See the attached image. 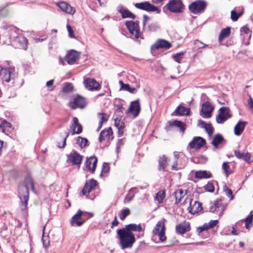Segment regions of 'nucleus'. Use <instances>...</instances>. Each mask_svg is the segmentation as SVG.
Instances as JSON below:
<instances>
[{"mask_svg": "<svg viewBox=\"0 0 253 253\" xmlns=\"http://www.w3.org/2000/svg\"><path fill=\"white\" fill-rule=\"evenodd\" d=\"M247 122L239 121L235 126L234 133L236 135H240L245 129V126L247 125Z\"/></svg>", "mask_w": 253, "mask_h": 253, "instance_id": "nucleus-31", "label": "nucleus"}, {"mask_svg": "<svg viewBox=\"0 0 253 253\" xmlns=\"http://www.w3.org/2000/svg\"><path fill=\"white\" fill-rule=\"evenodd\" d=\"M56 5L61 10L68 14L73 15L76 12L75 8L71 6L70 4L65 1L57 2Z\"/></svg>", "mask_w": 253, "mask_h": 253, "instance_id": "nucleus-18", "label": "nucleus"}, {"mask_svg": "<svg viewBox=\"0 0 253 253\" xmlns=\"http://www.w3.org/2000/svg\"><path fill=\"white\" fill-rule=\"evenodd\" d=\"M230 109L227 107H222L219 109L218 115L216 117L218 124H223L231 117Z\"/></svg>", "mask_w": 253, "mask_h": 253, "instance_id": "nucleus-6", "label": "nucleus"}, {"mask_svg": "<svg viewBox=\"0 0 253 253\" xmlns=\"http://www.w3.org/2000/svg\"><path fill=\"white\" fill-rule=\"evenodd\" d=\"M224 140V138L221 134L219 133H217L214 135L213 137L211 144L213 145V146L215 148H217L218 147V145L221 143V142Z\"/></svg>", "mask_w": 253, "mask_h": 253, "instance_id": "nucleus-38", "label": "nucleus"}, {"mask_svg": "<svg viewBox=\"0 0 253 253\" xmlns=\"http://www.w3.org/2000/svg\"><path fill=\"white\" fill-rule=\"evenodd\" d=\"M148 28L150 31H155L158 29V26L155 24H152L148 26Z\"/></svg>", "mask_w": 253, "mask_h": 253, "instance_id": "nucleus-61", "label": "nucleus"}, {"mask_svg": "<svg viewBox=\"0 0 253 253\" xmlns=\"http://www.w3.org/2000/svg\"><path fill=\"white\" fill-rule=\"evenodd\" d=\"M84 84L85 88L89 90H97L100 87V84L94 79L88 78L84 80Z\"/></svg>", "mask_w": 253, "mask_h": 253, "instance_id": "nucleus-13", "label": "nucleus"}, {"mask_svg": "<svg viewBox=\"0 0 253 253\" xmlns=\"http://www.w3.org/2000/svg\"><path fill=\"white\" fill-rule=\"evenodd\" d=\"M244 10L242 9L240 12H237L235 10H233L231 12V19L233 21H236L238 18L243 14Z\"/></svg>", "mask_w": 253, "mask_h": 253, "instance_id": "nucleus-40", "label": "nucleus"}, {"mask_svg": "<svg viewBox=\"0 0 253 253\" xmlns=\"http://www.w3.org/2000/svg\"><path fill=\"white\" fill-rule=\"evenodd\" d=\"M73 86L71 83H66L63 88V91L65 92L71 91L73 90Z\"/></svg>", "mask_w": 253, "mask_h": 253, "instance_id": "nucleus-51", "label": "nucleus"}, {"mask_svg": "<svg viewBox=\"0 0 253 253\" xmlns=\"http://www.w3.org/2000/svg\"><path fill=\"white\" fill-rule=\"evenodd\" d=\"M117 233L122 249L130 248L132 247L135 242V238L133 233H129L122 229H118Z\"/></svg>", "mask_w": 253, "mask_h": 253, "instance_id": "nucleus-1", "label": "nucleus"}, {"mask_svg": "<svg viewBox=\"0 0 253 253\" xmlns=\"http://www.w3.org/2000/svg\"><path fill=\"white\" fill-rule=\"evenodd\" d=\"M168 158L165 155L160 157L158 161V169L160 171H165L166 168L168 165Z\"/></svg>", "mask_w": 253, "mask_h": 253, "instance_id": "nucleus-32", "label": "nucleus"}, {"mask_svg": "<svg viewBox=\"0 0 253 253\" xmlns=\"http://www.w3.org/2000/svg\"><path fill=\"white\" fill-rule=\"evenodd\" d=\"M122 229H124L126 232H128L129 233H132V231L134 232H140L142 230V228L141 225L139 224H129L126 225L125 227L122 228Z\"/></svg>", "mask_w": 253, "mask_h": 253, "instance_id": "nucleus-28", "label": "nucleus"}, {"mask_svg": "<svg viewBox=\"0 0 253 253\" xmlns=\"http://www.w3.org/2000/svg\"><path fill=\"white\" fill-rule=\"evenodd\" d=\"M243 160H244L245 161L249 162L251 161V155L250 153H247L246 154H244Z\"/></svg>", "mask_w": 253, "mask_h": 253, "instance_id": "nucleus-60", "label": "nucleus"}, {"mask_svg": "<svg viewBox=\"0 0 253 253\" xmlns=\"http://www.w3.org/2000/svg\"><path fill=\"white\" fill-rule=\"evenodd\" d=\"M69 135V132H66V136H65V137L63 139L62 145V146L58 145V147L59 148H64L65 147V146L66 145V138L68 137Z\"/></svg>", "mask_w": 253, "mask_h": 253, "instance_id": "nucleus-64", "label": "nucleus"}, {"mask_svg": "<svg viewBox=\"0 0 253 253\" xmlns=\"http://www.w3.org/2000/svg\"><path fill=\"white\" fill-rule=\"evenodd\" d=\"M82 211L79 210L76 214L74 215L71 220V224L72 226H75V221L81 219Z\"/></svg>", "mask_w": 253, "mask_h": 253, "instance_id": "nucleus-41", "label": "nucleus"}, {"mask_svg": "<svg viewBox=\"0 0 253 253\" xmlns=\"http://www.w3.org/2000/svg\"><path fill=\"white\" fill-rule=\"evenodd\" d=\"M67 29L69 33V36L70 38H74V32L72 29V27L69 25H67Z\"/></svg>", "mask_w": 253, "mask_h": 253, "instance_id": "nucleus-58", "label": "nucleus"}, {"mask_svg": "<svg viewBox=\"0 0 253 253\" xmlns=\"http://www.w3.org/2000/svg\"><path fill=\"white\" fill-rule=\"evenodd\" d=\"M97 117H98V119H99V121L98 123V126L97 129V131H98L102 127L103 123H105L107 121L108 118L106 117V114H105L104 113H98Z\"/></svg>", "mask_w": 253, "mask_h": 253, "instance_id": "nucleus-39", "label": "nucleus"}, {"mask_svg": "<svg viewBox=\"0 0 253 253\" xmlns=\"http://www.w3.org/2000/svg\"><path fill=\"white\" fill-rule=\"evenodd\" d=\"M190 112L189 108H186L181 105L178 106L174 112L176 116L189 115Z\"/></svg>", "mask_w": 253, "mask_h": 253, "instance_id": "nucleus-33", "label": "nucleus"}, {"mask_svg": "<svg viewBox=\"0 0 253 253\" xmlns=\"http://www.w3.org/2000/svg\"><path fill=\"white\" fill-rule=\"evenodd\" d=\"M190 230V224L189 222L184 221L175 226L176 233L180 235H183Z\"/></svg>", "mask_w": 253, "mask_h": 253, "instance_id": "nucleus-16", "label": "nucleus"}, {"mask_svg": "<svg viewBox=\"0 0 253 253\" xmlns=\"http://www.w3.org/2000/svg\"><path fill=\"white\" fill-rule=\"evenodd\" d=\"M175 203L176 204L181 203L184 204L187 200L186 191H184L182 189H179L174 192Z\"/></svg>", "mask_w": 253, "mask_h": 253, "instance_id": "nucleus-17", "label": "nucleus"}, {"mask_svg": "<svg viewBox=\"0 0 253 253\" xmlns=\"http://www.w3.org/2000/svg\"><path fill=\"white\" fill-rule=\"evenodd\" d=\"M83 156L75 150H73L67 155V162L72 163L73 165H80L82 163Z\"/></svg>", "mask_w": 253, "mask_h": 253, "instance_id": "nucleus-9", "label": "nucleus"}, {"mask_svg": "<svg viewBox=\"0 0 253 253\" xmlns=\"http://www.w3.org/2000/svg\"><path fill=\"white\" fill-rule=\"evenodd\" d=\"M218 222V220H211L208 223V226H209V227H210V228H212L213 227L216 225Z\"/></svg>", "mask_w": 253, "mask_h": 253, "instance_id": "nucleus-59", "label": "nucleus"}, {"mask_svg": "<svg viewBox=\"0 0 253 253\" xmlns=\"http://www.w3.org/2000/svg\"><path fill=\"white\" fill-rule=\"evenodd\" d=\"M118 9L123 18H130L133 19L135 17V16L132 13L127 9L124 8L122 6H119Z\"/></svg>", "mask_w": 253, "mask_h": 253, "instance_id": "nucleus-30", "label": "nucleus"}, {"mask_svg": "<svg viewBox=\"0 0 253 253\" xmlns=\"http://www.w3.org/2000/svg\"><path fill=\"white\" fill-rule=\"evenodd\" d=\"M130 210L128 208L122 210L120 213L119 214L120 218L122 220H124L126 217L130 214Z\"/></svg>", "mask_w": 253, "mask_h": 253, "instance_id": "nucleus-43", "label": "nucleus"}, {"mask_svg": "<svg viewBox=\"0 0 253 253\" xmlns=\"http://www.w3.org/2000/svg\"><path fill=\"white\" fill-rule=\"evenodd\" d=\"M231 33V28L229 27L221 30L218 37V41L221 42L223 40L229 36Z\"/></svg>", "mask_w": 253, "mask_h": 253, "instance_id": "nucleus-36", "label": "nucleus"}, {"mask_svg": "<svg viewBox=\"0 0 253 253\" xmlns=\"http://www.w3.org/2000/svg\"><path fill=\"white\" fill-rule=\"evenodd\" d=\"M115 125L117 128L124 127V123L121 121V118H117L115 119Z\"/></svg>", "mask_w": 253, "mask_h": 253, "instance_id": "nucleus-50", "label": "nucleus"}, {"mask_svg": "<svg viewBox=\"0 0 253 253\" xmlns=\"http://www.w3.org/2000/svg\"><path fill=\"white\" fill-rule=\"evenodd\" d=\"M222 169L224 170L227 176H228V174L230 173V172H229V170H228L230 169V167L229 166L228 162H224L223 163Z\"/></svg>", "mask_w": 253, "mask_h": 253, "instance_id": "nucleus-53", "label": "nucleus"}, {"mask_svg": "<svg viewBox=\"0 0 253 253\" xmlns=\"http://www.w3.org/2000/svg\"><path fill=\"white\" fill-rule=\"evenodd\" d=\"M113 135V131L111 127L107 129H105L101 131L99 137V140L100 142H102L105 138L110 139Z\"/></svg>", "mask_w": 253, "mask_h": 253, "instance_id": "nucleus-29", "label": "nucleus"}, {"mask_svg": "<svg viewBox=\"0 0 253 253\" xmlns=\"http://www.w3.org/2000/svg\"><path fill=\"white\" fill-rule=\"evenodd\" d=\"M240 32L247 35L250 34L251 36V31L247 26L242 27L240 29Z\"/></svg>", "mask_w": 253, "mask_h": 253, "instance_id": "nucleus-55", "label": "nucleus"}, {"mask_svg": "<svg viewBox=\"0 0 253 253\" xmlns=\"http://www.w3.org/2000/svg\"><path fill=\"white\" fill-rule=\"evenodd\" d=\"M183 52L177 53L173 55L175 61L179 63L181 62L182 59L183 58Z\"/></svg>", "mask_w": 253, "mask_h": 253, "instance_id": "nucleus-52", "label": "nucleus"}, {"mask_svg": "<svg viewBox=\"0 0 253 253\" xmlns=\"http://www.w3.org/2000/svg\"><path fill=\"white\" fill-rule=\"evenodd\" d=\"M248 103L250 109L251 110H253V99H252L251 96H250L249 97Z\"/></svg>", "mask_w": 253, "mask_h": 253, "instance_id": "nucleus-62", "label": "nucleus"}, {"mask_svg": "<svg viewBox=\"0 0 253 253\" xmlns=\"http://www.w3.org/2000/svg\"><path fill=\"white\" fill-rule=\"evenodd\" d=\"M200 126L204 128L209 135L211 136L213 132V128L211 124H207L204 121L200 120L199 122Z\"/></svg>", "mask_w": 253, "mask_h": 253, "instance_id": "nucleus-35", "label": "nucleus"}, {"mask_svg": "<svg viewBox=\"0 0 253 253\" xmlns=\"http://www.w3.org/2000/svg\"><path fill=\"white\" fill-rule=\"evenodd\" d=\"M207 6V3L203 0H198L193 2L189 5V10L195 14L203 12Z\"/></svg>", "mask_w": 253, "mask_h": 253, "instance_id": "nucleus-4", "label": "nucleus"}, {"mask_svg": "<svg viewBox=\"0 0 253 253\" xmlns=\"http://www.w3.org/2000/svg\"><path fill=\"white\" fill-rule=\"evenodd\" d=\"M206 143L205 139L200 136L194 137L192 141L189 143L191 149H199Z\"/></svg>", "mask_w": 253, "mask_h": 253, "instance_id": "nucleus-10", "label": "nucleus"}, {"mask_svg": "<svg viewBox=\"0 0 253 253\" xmlns=\"http://www.w3.org/2000/svg\"><path fill=\"white\" fill-rule=\"evenodd\" d=\"M205 190L210 192H213L214 191V186L212 182H208V183L205 186Z\"/></svg>", "mask_w": 253, "mask_h": 253, "instance_id": "nucleus-48", "label": "nucleus"}, {"mask_svg": "<svg viewBox=\"0 0 253 253\" xmlns=\"http://www.w3.org/2000/svg\"><path fill=\"white\" fill-rule=\"evenodd\" d=\"M9 33V38L12 42L14 41L21 35L18 33L19 30L15 26H9L6 28Z\"/></svg>", "mask_w": 253, "mask_h": 253, "instance_id": "nucleus-26", "label": "nucleus"}, {"mask_svg": "<svg viewBox=\"0 0 253 253\" xmlns=\"http://www.w3.org/2000/svg\"><path fill=\"white\" fill-rule=\"evenodd\" d=\"M169 126H170V127L175 126H176V127L179 128L180 130L182 132H184L185 130V125L184 123H182L181 121L175 120L172 122H169Z\"/></svg>", "mask_w": 253, "mask_h": 253, "instance_id": "nucleus-37", "label": "nucleus"}, {"mask_svg": "<svg viewBox=\"0 0 253 253\" xmlns=\"http://www.w3.org/2000/svg\"><path fill=\"white\" fill-rule=\"evenodd\" d=\"M129 111L134 113V117H136L140 111V105L138 99L131 102Z\"/></svg>", "mask_w": 253, "mask_h": 253, "instance_id": "nucleus-27", "label": "nucleus"}, {"mask_svg": "<svg viewBox=\"0 0 253 253\" xmlns=\"http://www.w3.org/2000/svg\"><path fill=\"white\" fill-rule=\"evenodd\" d=\"M17 76L14 67L4 68L0 66V79L3 81L14 84Z\"/></svg>", "mask_w": 253, "mask_h": 253, "instance_id": "nucleus-2", "label": "nucleus"}, {"mask_svg": "<svg viewBox=\"0 0 253 253\" xmlns=\"http://www.w3.org/2000/svg\"><path fill=\"white\" fill-rule=\"evenodd\" d=\"M134 5L135 7L138 9L147 11H156L158 10L157 7L147 1L136 3Z\"/></svg>", "mask_w": 253, "mask_h": 253, "instance_id": "nucleus-14", "label": "nucleus"}, {"mask_svg": "<svg viewBox=\"0 0 253 253\" xmlns=\"http://www.w3.org/2000/svg\"><path fill=\"white\" fill-rule=\"evenodd\" d=\"M253 218V215H249L245 219V227L246 229H250V224L252 223Z\"/></svg>", "mask_w": 253, "mask_h": 253, "instance_id": "nucleus-47", "label": "nucleus"}, {"mask_svg": "<svg viewBox=\"0 0 253 253\" xmlns=\"http://www.w3.org/2000/svg\"><path fill=\"white\" fill-rule=\"evenodd\" d=\"M96 184L97 181L93 179L87 181L82 190L83 194L87 196V195L95 188Z\"/></svg>", "mask_w": 253, "mask_h": 253, "instance_id": "nucleus-22", "label": "nucleus"}, {"mask_svg": "<svg viewBox=\"0 0 253 253\" xmlns=\"http://www.w3.org/2000/svg\"><path fill=\"white\" fill-rule=\"evenodd\" d=\"M165 197V192L164 191H159L155 196V200L158 202L159 203H162Z\"/></svg>", "mask_w": 253, "mask_h": 253, "instance_id": "nucleus-42", "label": "nucleus"}, {"mask_svg": "<svg viewBox=\"0 0 253 253\" xmlns=\"http://www.w3.org/2000/svg\"><path fill=\"white\" fill-rule=\"evenodd\" d=\"M116 112H121V113H123V110L124 109L122 105L121 104H117L116 106Z\"/></svg>", "mask_w": 253, "mask_h": 253, "instance_id": "nucleus-63", "label": "nucleus"}, {"mask_svg": "<svg viewBox=\"0 0 253 253\" xmlns=\"http://www.w3.org/2000/svg\"><path fill=\"white\" fill-rule=\"evenodd\" d=\"M126 25L129 32L135 39H138L140 35V29L138 23L132 21H128L126 22Z\"/></svg>", "mask_w": 253, "mask_h": 253, "instance_id": "nucleus-8", "label": "nucleus"}, {"mask_svg": "<svg viewBox=\"0 0 253 253\" xmlns=\"http://www.w3.org/2000/svg\"><path fill=\"white\" fill-rule=\"evenodd\" d=\"M97 162V158L95 156H91L89 158H87L85 161L86 167L92 173L95 171Z\"/></svg>", "mask_w": 253, "mask_h": 253, "instance_id": "nucleus-25", "label": "nucleus"}, {"mask_svg": "<svg viewBox=\"0 0 253 253\" xmlns=\"http://www.w3.org/2000/svg\"><path fill=\"white\" fill-rule=\"evenodd\" d=\"M8 9L7 7H3L0 10V16L5 17L8 14Z\"/></svg>", "mask_w": 253, "mask_h": 253, "instance_id": "nucleus-54", "label": "nucleus"}, {"mask_svg": "<svg viewBox=\"0 0 253 253\" xmlns=\"http://www.w3.org/2000/svg\"><path fill=\"white\" fill-rule=\"evenodd\" d=\"M190 205L187 208L188 212L192 214L198 213L202 210V204L197 201H195L192 206V199H189Z\"/></svg>", "mask_w": 253, "mask_h": 253, "instance_id": "nucleus-24", "label": "nucleus"}, {"mask_svg": "<svg viewBox=\"0 0 253 253\" xmlns=\"http://www.w3.org/2000/svg\"><path fill=\"white\" fill-rule=\"evenodd\" d=\"M225 208V207L222 205V200L221 199H217L210 206L209 211L211 212H215L217 210H220V212L219 215L220 216L222 215Z\"/></svg>", "mask_w": 253, "mask_h": 253, "instance_id": "nucleus-15", "label": "nucleus"}, {"mask_svg": "<svg viewBox=\"0 0 253 253\" xmlns=\"http://www.w3.org/2000/svg\"><path fill=\"white\" fill-rule=\"evenodd\" d=\"M19 197L20 200V207L22 211L27 209L29 199V188L27 185L19 184L18 187Z\"/></svg>", "mask_w": 253, "mask_h": 253, "instance_id": "nucleus-3", "label": "nucleus"}, {"mask_svg": "<svg viewBox=\"0 0 253 253\" xmlns=\"http://www.w3.org/2000/svg\"><path fill=\"white\" fill-rule=\"evenodd\" d=\"M72 130V134H80L83 131L82 125L79 123L78 119L77 117H74L73 122L70 126Z\"/></svg>", "mask_w": 253, "mask_h": 253, "instance_id": "nucleus-19", "label": "nucleus"}, {"mask_svg": "<svg viewBox=\"0 0 253 253\" xmlns=\"http://www.w3.org/2000/svg\"><path fill=\"white\" fill-rule=\"evenodd\" d=\"M109 170V166L106 163H104L102 166L101 174L102 173H107Z\"/></svg>", "mask_w": 253, "mask_h": 253, "instance_id": "nucleus-56", "label": "nucleus"}, {"mask_svg": "<svg viewBox=\"0 0 253 253\" xmlns=\"http://www.w3.org/2000/svg\"><path fill=\"white\" fill-rule=\"evenodd\" d=\"M165 219H164L159 221L153 230V234L154 235L158 236L160 240L162 242H164L166 240V237L165 235L166 230L165 226Z\"/></svg>", "mask_w": 253, "mask_h": 253, "instance_id": "nucleus-5", "label": "nucleus"}, {"mask_svg": "<svg viewBox=\"0 0 253 253\" xmlns=\"http://www.w3.org/2000/svg\"><path fill=\"white\" fill-rule=\"evenodd\" d=\"M77 141L82 148L85 147L88 143V140L86 138H82L80 136L78 137Z\"/></svg>", "mask_w": 253, "mask_h": 253, "instance_id": "nucleus-46", "label": "nucleus"}, {"mask_svg": "<svg viewBox=\"0 0 253 253\" xmlns=\"http://www.w3.org/2000/svg\"><path fill=\"white\" fill-rule=\"evenodd\" d=\"M80 56V53L75 50H71L67 53L66 60L69 64H74Z\"/></svg>", "mask_w": 253, "mask_h": 253, "instance_id": "nucleus-20", "label": "nucleus"}, {"mask_svg": "<svg viewBox=\"0 0 253 253\" xmlns=\"http://www.w3.org/2000/svg\"><path fill=\"white\" fill-rule=\"evenodd\" d=\"M71 107L73 109L77 108H84L86 106L85 98L81 95H77L74 98L72 102L70 103Z\"/></svg>", "mask_w": 253, "mask_h": 253, "instance_id": "nucleus-12", "label": "nucleus"}, {"mask_svg": "<svg viewBox=\"0 0 253 253\" xmlns=\"http://www.w3.org/2000/svg\"><path fill=\"white\" fill-rule=\"evenodd\" d=\"M168 9L174 13L181 12L184 5L181 0H171L167 4Z\"/></svg>", "mask_w": 253, "mask_h": 253, "instance_id": "nucleus-7", "label": "nucleus"}, {"mask_svg": "<svg viewBox=\"0 0 253 253\" xmlns=\"http://www.w3.org/2000/svg\"><path fill=\"white\" fill-rule=\"evenodd\" d=\"M235 155V156L239 159H243L244 155V153H242L240 152L238 150H235L234 151Z\"/></svg>", "mask_w": 253, "mask_h": 253, "instance_id": "nucleus-57", "label": "nucleus"}, {"mask_svg": "<svg viewBox=\"0 0 253 253\" xmlns=\"http://www.w3.org/2000/svg\"><path fill=\"white\" fill-rule=\"evenodd\" d=\"M171 46L170 42L165 40H159L155 44L152 45V49H158L160 48H165L166 49H169Z\"/></svg>", "mask_w": 253, "mask_h": 253, "instance_id": "nucleus-23", "label": "nucleus"}, {"mask_svg": "<svg viewBox=\"0 0 253 253\" xmlns=\"http://www.w3.org/2000/svg\"><path fill=\"white\" fill-rule=\"evenodd\" d=\"M214 109L213 107L209 102H206L202 105L201 115L204 118H210L211 116V112Z\"/></svg>", "mask_w": 253, "mask_h": 253, "instance_id": "nucleus-11", "label": "nucleus"}, {"mask_svg": "<svg viewBox=\"0 0 253 253\" xmlns=\"http://www.w3.org/2000/svg\"><path fill=\"white\" fill-rule=\"evenodd\" d=\"M27 39L21 35L12 42L13 44L18 48L24 49H27Z\"/></svg>", "mask_w": 253, "mask_h": 253, "instance_id": "nucleus-21", "label": "nucleus"}, {"mask_svg": "<svg viewBox=\"0 0 253 253\" xmlns=\"http://www.w3.org/2000/svg\"><path fill=\"white\" fill-rule=\"evenodd\" d=\"M195 177L198 179L209 178L212 177V175L210 171L207 170H199L196 171Z\"/></svg>", "mask_w": 253, "mask_h": 253, "instance_id": "nucleus-34", "label": "nucleus"}, {"mask_svg": "<svg viewBox=\"0 0 253 253\" xmlns=\"http://www.w3.org/2000/svg\"><path fill=\"white\" fill-rule=\"evenodd\" d=\"M25 184H23L24 185H27L28 187H29V186H30L32 190L34 192H35V187H34V183L33 179L31 177H27L25 179Z\"/></svg>", "mask_w": 253, "mask_h": 253, "instance_id": "nucleus-45", "label": "nucleus"}, {"mask_svg": "<svg viewBox=\"0 0 253 253\" xmlns=\"http://www.w3.org/2000/svg\"><path fill=\"white\" fill-rule=\"evenodd\" d=\"M223 189L224 192L225 193L226 195L230 198L231 200H233L234 199V195H233L232 190L229 189L226 184L224 185Z\"/></svg>", "mask_w": 253, "mask_h": 253, "instance_id": "nucleus-44", "label": "nucleus"}, {"mask_svg": "<svg viewBox=\"0 0 253 253\" xmlns=\"http://www.w3.org/2000/svg\"><path fill=\"white\" fill-rule=\"evenodd\" d=\"M123 85L124 87L122 89L126 90L131 93H136V89L135 88L130 87L128 84H126Z\"/></svg>", "mask_w": 253, "mask_h": 253, "instance_id": "nucleus-49", "label": "nucleus"}]
</instances>
